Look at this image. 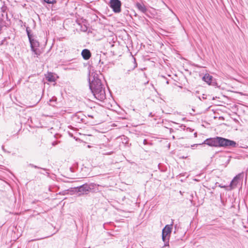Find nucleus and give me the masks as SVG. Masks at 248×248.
<instances>
[{
    "mask_svg": "<svg viewBox=\"0 0 248 248\" xmlns=\"http://www.w3.org/2000/svg\"><path fill=\"white\" fill-rule=\"evenodd\" d=\"M202 79L208 84L211 83L212 79V76L209 74H205L202 78Z\"/></svg>",
    "mask_w": 248,
    "mask_h": 248,
    "instance_id": "nucleus-9",
    "label": "nucleus"
},
{
    "mask_svg": "<svg viewBox=\"0 0 248 248\" xmlns=\"http://www.w3.org/2000/svg\"><path fill=\"white\" fill-rule=\"evenodd\" d=\"M81 55L84 60H88L91 57V53L89 50L84 49L81 52Z\"/></svg>",
    "mask_w": 248,
    "mask_h": 248,
    "instance_id": "nucleus-8",
    "label": "nucleus"
},
{
    "mask_svg": "<svg viewBox=\"0 0 248 248\" xmlns=\"http://www.w3.org/2000/svg\"><path fill=\"white\" fill-rule=\"evenodd\" d=\"M90 88L97 99L102 101L106 98L105 88L98 78L94 77L93 80L90 82Z\"/></svg>",
    "mask_w": 248,
    "mask_h": 248,
    "instance_id": "nucleus-1",
    "label": "nucleus"
},
{
    "mask_svg": "<svg viewBox=\"0 0 248 248\" xmlns=\"http://www.w3.org/2000/svg\"><path fill=\"white\" fill-rule=\"evenodd\" d=\"M30 166L31 167H33V168H38V169H42L44 170H46V169H44V168H39L38 167H37V166H35V165H34L33 164H30Z\"/></svg>",
    "mask_w": 248,
    "mask_h": 248,
    "instance_id": "nucleus-12",
    "label": "nucleus"
},
{
    "mask_svg": "<svg viewBox=\"0 0 248 248\" xmlns=\"http://www.w3.org/2000/svg\"><path fill=\"white\" fill-rule=\"evenodd\" d=\"M172 225L173 221H172V223L171 224L166 225L164 229L162 230V239L163 242L165 243V246L168 245L170 235L171 232Z\"/></svg>",
    "mask_w": 248,
    "mask_h": 248,
    "instance_id": "nucleus-4",
    "label": "nucleus"
},
{
    "mask_svg": "<svg viewBox=\"0 0 248 248\" xmlns=\"http://www.w3.org/2000/svg\"><path fill=\"white\" fill-rule=\"evenodd\" d=\"M243 176L244 174L243 172L240 173L235 176L230 184V186L231 188H234L239 183L240 181L243 179Z\"/></svg>",
    "mask_w": 248,
    "mask_h": 248,
    "instance_id": "nucleus-6",
    "label": "nucleus"
},
{
    "mask_svg": "<svg viewBox=\"0 0 248 248\" xmlns=\"http://www.w3.org/2000/svg\"><path fill=\"white\" fill-rule=\"evenodd\" d=\"M44 1L47 3L51 4L53 3L54 0H44Z\"/></svg>",
    "mask_w": 248,
    "mask_h": 248,
    "instance_id": "nucleus-13",
    "label": "nucleus"
},
{
    "mask_svg": "<svg viewBox=\"0 0 248 248\" xmlns=\"http://www.w3.org/2000/svg\"><path fill=\"white\" fill-rule=\"evenodd\" d=\"M205 144L210 146L214 147H235L236 143L229 139L217 137L213 138L207 139L202 144Z\"/></svg>",
    "mask_w": 248,
    "mask_h": 248,
    "instance_id": "nucleus-2",
    "label": "nucleus"
},
{
    "mask_svg": "<svg viewBox=\"0 0 248 248\" xmlns=\"http://www.w3.org/2000/svg\"><path fill=\"white\" fill-rule=\"evenodd\" d=\"M27 32L31 44V50L34 52V55H36V57H38L41 54V51L38 48L39 43L38 41L32 38L31 35L30 34L28 29H27Z\"/></svg>",
    "mask_w": 248,
    "mask_h": 248,
    "instance_id": "nucleus-3",
    "label": "nucleus"
},
{
    "mask_svg": "<svg viewBox=\"0 0 248 248\" xmlns=\"http://www.w3.org/2000/svg\"><path fill=\"white\" fill-rule=\"evenodd\" d=\"M90 189V186L87 184L83 185L78 187V192H81L83 194H87V192Z\"/></svg>",
    "mask_w": 248,
    "mask_h": 248,
    "instance_id": "nucleus-7",
    "label": "nucleus"
},
{
    "mask_svg": "<svg viewBox=\"0 0 248 248\" xmlns=\"http://www.w3.org/2000/svg\"><path fill=\"white\" fill-rule=\"evenodd\" d=\"M136 7L142 13H145L147 11V9L145 5L140 3H137L136 4Z\"/></svg>",
    "mask_w": 248,
    "mask_h": 248,
    "instance_id": "nucleus-10",
    "label": "nucleus"
},
{
    "mask_svg": "<svg viewBox=\"0 0 248 248\" xmlns=\"http://www.w3.org/2000/svg\"><path fill=\"white\" fill-rule=\"evenodd\" d=\"M46 78L48 81L50 82H53L55 80L54 77L51 74H48Z\"/></svg>",
    "mask_w": 248,
    "mask_h": 248,
    "instance_id": "nucleus-11",
    "label": "nucleus"
},
{
    "mask_svg": "<svg viewBox=\"0 0 248 248\" xmlns=\"http://www.w3.org/2000/svg\"><path fill=\"white\" fill-rule=\"evenodd\" d=\"M110 6L116 13H119L121 11V2L119 0H110Z\"/></svg>",
    "mask_w": 248,
    "mask_h": 248,
    "instance_id": "nucleus-5",
    "label": "nucleus"
}]
</instances>
